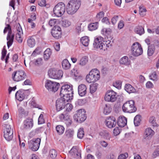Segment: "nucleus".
Listing matches in <instances>:
<instances>
[{"instance_id": "f704fd0d", "label": "nucleus", "mask_w": 159, "mask_h": 159, "mask_svg": "<svg viewBox=\"0 0 159 159\" xmlns=\"http://www.w3.org/2000/svg\"><path fill=\"white\" fill-rule=\"evenodd\" d=\"M155 50V46L153 44L149 45L148 47V55L149 56H152L154 53Z\"/></svg>"}, {"instance_id": "cd10ccee", "label": "nucleus", "mask_w": 159, "mask_h": 159, "mask_svg": "<svg viewBox=\"0 0 159 159\" xmlns=\"http://www.w3.org/2000/svg\"><path fill=\"white\" fill-rule=\"evenodd\" d=\"M80 40L82 44L84 46L87 47L89 45L90 40L88 36H85L82 37Z\"/></svg>"}, {"instance_id": "a878e982", "label": "nucleus", "mask_w": 159, "mask_h": 159, "mask_svg": "<svg viewBox=\"0 0 159 159\" xmlns=\"http://www.w3.org/2000/svg\"><path fill=\"white\" fill-rule=\"evenodd\" d=\"M19 30H17V33L16 34V39L18 42L21 43L23 41V39L22 38V36L23 35V33L22 30L21 28Z\"/></svg>"}, {"instance_id": "4d7b16f0", "label": "nucleus", "mask_w": 159, "mask_h": 159, "mask_svg": "<svg viewBox=\"0 0 159 159\" xmlns=\"http://www.w3.org/2000/svg\"><path fill=\"white\" fill-rule=\"evenodd\" d=\"M38 4L41 7H44L46 6V0H39L38 1Z\"/></svg>"}, {"instance_id": "c85d7f7f", "label": "nucleus", "mask_w": 159, "mask_h": 159, "mask_svg": "<svg viewBox=\"0 0 159 159\" xmlns=\"http://www.w3.org/2000/svg\"><path fill=\"white\" fill-rule=\"evenodd\" d=\"M52 54V52L49 48L47 49L44 52L43 58L45 60H48Z\"/></svg>"}, {"instance_id": "a211bd4d", "label": "nucleus", "mask_w": 159, "mask_h": 159, "mask_svg": "<svg viewBox=\"0 0 159 159\" xmlns=\"http://www.w3.org/2000/svg\"><path fill=\"white\" fill-rule=\"evenodd\" d=\"M51 34L52 36L57 39L61 37V27L57 25H55L51 30Z\"/></svg>"}, {"instance_id": "7c9ffc66", "label": "nucleus", "mask_w": 159, "mask_h": 159, "mask_svg": "<svg viewBox=\"0 0 159 159\" xmlns=\"http://www.w3.org/2000/svg\"><path fill=\"white\" fill-rule=\"evenodd\" d=\"M125 90L129 93H134L135 91L134 88L129 84H125Z\"/></svg>"}, {"instance_id": "603ef678", "label": "nucleus", "mask_w": 159, "mask_h": 159, "mask_svg": "<svg viewBox=\"0 0 159 159\" xmlns=\"http://www.w3.org/2000/svg\"><path fill=\"white\" fill-rule=\"evenodd\" d=\"M150 79L153 81H156L157 80V76L156 72H153L150 76Z\"/></svg>"}, {"instance_id": "6e6d98bb", "label": "nucleus", "mask_w": 159, "mask_h": 159, "mask_svg": "<svg viewBox=\"0 0 159 159\" xmlns=\"http://www.w3.org/2000/svg\"><path fill=\"white\" fill-rule=\"evenodd\" d=\"M66 110L67 111H70L73 109V107L72 105L70 103H66Z\"/></svg>"}, {"instance_id": "0e129e2a", "label": "nucleus", "mask_w": 159, "mask_h": 159, "mask_svg": "<svg viewBox=\"0 0 159 159\" xmlns=\"http://www.w3.org/2000/svg\"><path fill=\"white\" fill-rule=\"evenodd\" d=\"M28 22L30 23V25L32 28H34L35 26V24L33 22V20L31 19H28Z\"/></svg>"}, {"instance_id": "5fc2aeb1", "label": "nucleus", "mask_w": 159, "mask_h": 159, "mask_svg": "<svg viewBox=\"0 0 159 159\" xmlns=\"http://www.w3.org/2000/svg\"><path fill=\"white\" fill-rule=\"evenodd\" d=\"M113 85L116 88L118 89H120L121 88V82L120 81H116L113 83Z\"/></svg>"}, {"instance_id": "412c9836", "label": "nucleus", "mask_w": 159, "mask_h": 159, "mask_svg": "<svg viewBox=\"0 0 159 159\" xmlns=\"http://www.w3.org/2000/svg\"><path fill=\"white\" fill-rule=\"evenodd\" d=\"M27 96V91L24 90H19L15 94L16 99L20 101H22Z\"/></svg>"}, {"instance_id": "c03bdc74", "label": "nucleus", "mask_w": 159, "mask_h": 159, "mask_svg": "<svg viewBox=\"0 0 159 159\" xmlns=\"http://www.w3.org/2000/svg\"><path fill=\"white\" fill-rule=\"evenodd\" d=\"M84 135V129L81 128L78 129L77 134V136L78 138L80 139H82Z\"/></svg>"}, {"instance_id": "bf43d9fd", "label": "nucleus", "mask_w": 159, "mask_h": 159, "mask_svg": "<svg viewBox=\"0 0 159 159\" xmlns=\"http://www.w3.org/2000/svg\"><path fill=\"white\" fill-rule=\"evenodd\" d=\"M128 157V154L127 153L121 154L119 156L118 159H126Z\"/></svg>"}, {"instance_id": "f8f14e48", "label": "nucleus", "mask_w": 159, "mask_h": 159, "mask_svg": "<svg viewBox=\"0 0 159 159\" xmlns=\"http://www.w3.org/2000/svg\"><path fill=\"white\" fill-rule=\"evenodd\" d=\"M49 77L52 79L59 80L62 77L63 72L61 70H57L54 68L51 69L48 71Z\"/></svg>"}, {"instance_id": "1a4fd4ad", "label": "nucleus", "mask_w": 159, "mask_h": 159, "mask_svg": "<svg viewBox=\"0 0 159 159\" xmlns=\"http://www.w3.org/2000/svg\"><path fill=\"white\" fill-rule=\"evenodd\" d=\"M41 140L40 138H37L29 141L28 142V147L33 151H37L39 148Z\"/></svg>"}, {"instance_id": "2eb2a0df", "label": "nucleus", "mask_w": 159, "mask_h": 159, "mask_svg": "<svg viewBox=\"0 0 159 159\" xmlns=\"http://www.w3.org/2000/svg\"><path fill=\"white\" fill-rule=\"evenodd\" d=\"M26 77V74L22 70L14 72L12 74V78L15 81L18 82L23 80Z\"/></svg>"}, {"instance_id": "79ce46f5", "label": "nucleus", "mask_w": 159, "mask_h": 159, "mask_svg": "<svg viewBox=\"0 0 159 159\" xmlns=\"http://www.w3.org/2000/svg\"><path fill=\"white\" fill-rule=\"evenodd\" d=\"M98 84L97 83H94L90 85V91L91 93L95 92L97 89Z\"/></svg>"}, {"instance_id": "4468645a", "label": "nucleus", "mask_w": 159, "mask_h": 159, "mask_svg": "<svg viewBox=\"0 0 159 159\" xmlns=\"http://www.w3.org/2000/svg\"><path fill=\"white\" fill-rule=\"evenodd\" d=\"M75 120L77 121L82 122L86 119V115L84 110L80 109L76 111V113L74 115Z\"/></svg>"}, {"instance_id": "8fccbe9b", "label": "nucleus", "mask_w": 159, "mask_h": 159, "mask_svg": "<svg viewBox=\"0 0 159 159\" xmlns=\"http://www.w3.org/2000/svg\"><path fill=\"white\" fill-rule=\"evenodd\" d=\"M57 22V20L55 19H52L50 20L49 21L48 24L49 25L52 27L54 26L56 24Z\"/></svg>"}, {"instance_id": "052dcab7", "label": "nucleus", "mask_w": 159, "mask_h": 159, "mask_svg": "<svg viewBox=\"0 0 159 159\" xmlns=\"http://www.w3.org/2000/svg\"><path fill=\"white\" fill-rule=\"evenodd\" d=\"M114 135L116 136L118 135L120 133V130L118 127H116L114 129L113 131Z\"/></svg>"}, {"instance_id": "393cba45", "label": "nucleus", "mask_w": 159, "mask_h": 159, "mask_svg": "<svg viewBox=\"0 0 159 159\" xmlns=\"http://www.w3.org/2000/svg\"><path fill=\"white\" fill-rule=\"evenodd\" d=\"M33 121L31 119H27L23 122V128L24 129H30L33 126Z\"/></svg>"}, {"instance_id": "2f4dec72", "label": "nucleus", "mask_w": 159, "mask_h": 159, "mask_svg": "<svg viewBox=\"0 0 159 159\" xmlns=\"http://www.w3.org/2000/svg\"><path fill=\"white\" fill-rule=\"evenodd\" d=\"M62 66L64 69L67 70L70 68V64L67 59H65L62 62Z\"/></svg>"}, {"instance_id": "ea45409f", "label": "nucleus", "mask_w": 159, "mask_h": 159, "mask_svg": "<svg viewBox=\"0 0 159 159\" xmlns=\"http://www.w3.org/2000/svg\"><path fill=\"white\" fill-rule=\"evenodd\" d=\"M57 155V151L54 149H52L50 150L49 152V156L52 159L55 158Z\"/></svg>"}, {"instance_id": "4c0bfd02", "label": "nucleus", "mask_w": 159, "mask_h": 159, "mask_svg": "<svg viewBox=\"0 0 159 159\" xmlns=\"http://www.w3.org/2000/svg\"><path fill=\"white\" fill-rule=\"evenodd\" d=\"M98 27V23L97 22L91 23L88 26L89 30L93 31L96 30Z\"/></svg>"}, {"instance_id": "b1692460", "label": "nucleus", "mask_w": 159, "mask_h": 159, "mask_svg": "<svg viewBox=\"0 0 159 159\" xmlns=\"http://www.w3.org/2000/svg\"><path fill=\"white\" fill-rule=\"evenodd\" d=\"M127 123V119L124 116H120L118 119L117 124L121 127H124Z\"/></svg>"}, {"instance_id": "49530a36", "label": "nucleus", "mask_w": 159, "mask_h": 159, "mask_svg": "<svg viewBox=\"0 0 159 159\" xmlns=\"http://www.w3.org/2000/svg\"><path fill=\"white\" fill-rule=\"evenodd\" d=\"M116 154L113 152H111L106 156V159H116Z\"/></svg>"}, {"instance_id": "69168bd1", "label": "nucleus", "mask_w": 159, "mask_h": 159, "mask_svg": "<svg viewBox=\"0 0 159 159\" xmlns=\"http://www.w3.org/2000/svg\"><path fill=\"white\" fill-rule=\"evenodd\" d=\"M118 16H115L111 19V22L113 25L115 24L118 20Z\"/></svg>"}, {"instance_id": "aec40b11", "label": "nucleus", "mask_w": 159, "mask_h": 159, "mask_svg": "<svg viewBox=\"0 0 159 159\" xmlns=\"http://www.w3.org/2000/svg\"><path fill=\"white\" fill-rule=\"evenodd\" d=\"M70 156L74 158L80 159L81 158L80 153L79 152L76 147H73L69 152Z\"/></svg>"}, {"instance_id": "37998d69", "label": "nucleus", "mask_w": 159, "mask_h": 159, "mask_svg": "<svg viewBox=\"0 0 159 159\" xmlns=\"http://www.w3.org/2000/svg\"><path fill=\"white\" fill-rule=\"evenodd\" d=\"M56 129L57 132L59 134H61L64 133L65 129L63 126L59 125L56 126Z\"/></svg>"}, {"instance_id": "de8ad7c7", "label": "nucleus", "mask_w": 159, "mask_h": 159, "mask_svg": "<svg viewBox=\"0 0 159 159\" xmlns=\"http://www.w3.org/2000/svg\"><path fill=\"white\" fill-rule=\"evenodd\" d=\"M71 23L68 20H63L62 23V25L63 27H67L71 25Z\"/></svg>"}, {"instance_id": "0eeeda50", "label": "nucleus", "mask_w": 159, "mask_h": 159, "mask_svg": "<svg viewBox=\"0 0 159 159\" xmlns=\"http://www.w3.org/2000/svg\"><path fill=\"white\" fill-rule=\"evenodd\" d=\"M132 54L134 56L138 57L141 55L143 52V50L141 44L138 42L134 43L131 48Z\"/></svg>"}, {"instance_id": "72a5a7b5", "label": "nucleus", "mask_w": 159, "mask_h": 159, "mask_svg": "<svg viewBox=\"0 0 159 159\" xmlns=\"http://www.w3.org/2000/svg\"><path fill=\"white\" fill-rule=\"evenodd\" d=\"M134 32L139 35H141L144 33V30L143 27L141 26H138L135 28Z\"/></svg>"}, {"instance_id": "09e8293b", "label": "nucleus", "mask_w": 159, "mask_h": 159, "mask_svg": "<svg viewBox=\"0 0 159 159\" xmlns=\"http://www.w3.org/2000/svg\"><path fill=\"white\" fill-rule=\"evenodd\" d=\"M41 52V48L40 47H38L34 51L32 54V55L33 56H35L37 54H39Z\"/></svg>"}, {"instance_id": "338daca9", "label": "nucleus", "mask_w": 159, "mask_h": 159, "mask_svg": "<svg viewBox=\"0 0 159 159\" xmlns=\"http://www.w3.org/2000/svg\"><path fill=\"white\" fill-rule=\"evenodd\" d=\"M72 74L75 77H77L79 76V72L77 70L75 69H73L72 70Z\"/></svg>"}, {"instance_id": "a18cd8bd", "label": "nucleus", "mask_w": 159, "mask_h": 159, "mask_svg": "<svg viewBox=\"0 0 159 159\" xmlns=\"http://www.w3.org/2000/svg\"><path fill=\"white\" fill-rule=\"evenodd\" d=\"M99 134L103 138L106 139H109V134L106 131H102Z\"/></svg>"}, {"instance_id": "864d4df0", "label": "nucleus", "mask_w": 159, "mask_h": 159, "mask_svg": "<svg viewBox=\"0 0 159 159\" xmlns=\"http://www.w3.org/2000/svg\"><path fill=\"white\" fill-rule=\"evenodd\" d=\"M43 116L42 114H41L38 118V124H42L44 123V120L43 119Z\"/></svg>"}, {"instance_id": "774afa93", "label": "nucleus", "mask_w": 159, "mask_h": 159, "mask_svg": "<svg viewBox=\"0 0 159 159\" xmlns=\"http://www.w3.org/2000/svg\"><path fill=\"white\" fill-rule=\"evenodd\" d=\"M101 145L104 148H106L108 145V143L105 141H101L99 142Z\"/></svg>"}, {"instance_id": "680f3d73", "label": "nucleus", "mask_w": 159, "mask_h": 159, "mask_svg": "<svg viewBox=\"0 0 159 159\" xmlns=\"http://www.w3.org/2000/svg\"><path fill=\"white\" fill-rule=\"evenodd\" d=\"M30 104L31 106H32L33 107H34L38 108L39 109H42V107L41 106H39L37 105L34 101H32Z\"/></svg>"}, {"instance_id": "7ed1b4c3", "label": "nucleus", "mask_w": 159, "mask_h": 159, "mask_svg": "<svg viewBox=\"0 0 159 159\" xmlns=\"http://www.w3.org/2000/svg\"><path fill=\"white\" fill-rule=\"evenodd\" d=\"M81 4L79 0H71L66 6V11L69 14H75L79 9Z\"/></svg>"}, {"instance_id": "6e6552de", "label": "nucleus", "mask_w": 159, "mask_h": 159, "mask_svg": "<svg viewBox=\"0 0 159 159\" xmlns=\"http://www.w3.org/2000/svg\"><path fill=\"white\" fill-rule=\"evenodd\" d=\"M66 7L63 2H60L57 4L53 9L54 14L57 17L61 16L65 11Z\"/></svg>"}, {"instance_id": "c756f323", "label": "nucleus", "mask_w": 159, "mask_h": 159, "mask_svg": "<svg viewBox=\"0 0 159 159\" xmlns=\"http://www.w3.org/2000/svg\"><path fill=\"white\" fill-rule=\"evenodd\" d=\"M111 111V108L109 104H105L103 107V112L105 115L109 114Z\"/></svg>"}, {"instance_id": "a19ab883", "label": "nucleus", "mask_w": 159, "mask_h": 159, "mask_svg": "<svg viewBox=\"0 0 159 159\" xmlns=\"http://www.w3.org/2000/svg\"><path fill=\"white\" fill-rule=\"evenodd\" d=\"M141 121V116L139 115H136L134 119V123L135 126H138L139 125Z\"/></svg>"}, {"instance_id": "f257e3e1", "label": "nucleus", "mask_w": 159, "mask_h": 159, "mask_svg": "<svg viewBox=\"0 0 159 159\" xmlns=\"http://www.w3.org/2000/svg\"><path fill=\"white\" fill-rule=\"evenodd\" d=\"M110 42V40L105 41L103 37L98 36L94 39L93 46L94 48L97 49L102 54H104L107 52V48L111 45Z\"/></svg>"}, {"instance_id": "39448f33", "label": "nucleus", "mask_w": 159, "mask_h": 159, "mask_svg": "<svg viewBox=\"0 0 159 159\" xmlns=\"http://www.w3.org/2000/svg\"><path fill=\"white\" fill-rule=\"evenodd\" d=\"M123 111L125 112L133 113L136 111V108L134 105V102L130 100L126 102L122 107Z\"/></svg>"}, {"instance_id": "ddd939ff", "label": "nucleus", "mask_w": 159, "mask_h": 159, "mask_svg": "<svg viewBox=\"0 0 159 159\" xmlns=\"http://www.w3.org/2000/svg\"><path fill=\"white\" fill-rule=\"evenodd\" d=\"M117 98V93L112 90L107 91L104 97L105 101L108 102H115L116 101Z\"/></svg>"}, {"instance_id": "dca6fc26", "label": "nucleus", "mask_w": 159, "mask_h": 159, "mask_svg": "<svg viewBox=\"0 0 159 159\" xmlns=\"http://www.w3.org/2000/svg\"><path fill=\"white\" fill-rule=\"evenodd\" d=\"M71 100H67L64 97L58 99L56 101V107L57 111H59L64 108L66 102H70Z\"/></svg>"}, {"instance_id": "f03ea898", "label": "nucleus", "mask_w": 159, "mask_h": 159, "mask_svg": "<svg viewBox=\"0 0 159 159\" xmlns=\"http://www.w3.org/2000/svg\"><path fill=\"white\" fill-rule=\"evenodd\" d=\"M72 86L68 84L63 85L61 89L60 95L64 97L66 100H71L73 98Z\"/></svg>"}, {"instance_id": "6ab92c4d", "label": "nucleus", "mask_w": 159, "mask_h": 159, "mask_svg": "<svg viewBox=\"0 0 159 159\" xmlns=\"http://www.w3.org/2000/svg\"><path fill=\"white\" fill-rule=\"evenodd\" d=\"M59 118L61 120L65 122L68 127L70 126L72 123L71 119L67 113L61 114Z\"/></svg>"}, {"instance_id": "e2e57ef3", "label": "nucleus", "mask_w": 159, "mask_h": 159, "mask_svg": "<svg viewBox=\"0 0 159 159\" xmlns=\"http://www.w3.org/2000/svg\"><path fill=\"white\" fill-rule=\"evenodd\" d=\"M7 51L5 49L3 48L2 50V56L1 57V60H3L5 57L6 56Z\"/></svg>"}, {"instance_id": "e433bc0d", "label": "nucleus", "mask_w": 159, "mask_h": 159, "mask_svg": "<svg viewBox=\"0 0 159 159\" xmlns=\"http://www.w3.org/2000/svg\"><path fill=\"white\" fill-rule=\"evenodd\" d=\"M155 117L153 116H150L149 119V122L151 125L153 127H157L158 125L156 123Z\"/></svg>"}, {"instance_id": "4be33fe9", "label": "nucleus", "mask_w": 159, "mask_h": 159, "mask_svg": "<svg viewBox=\"0 0 159 159\" xmlns=\"http://www.w3.org/2000/svg\"><path fill=\"white\" fill-rule=\"evenodd\" d=\"M106 125L109 128L114 127L116 125V121L114 117H110L107 118L105 121Z\"/></svg>"}, {"instance_id": "473e14b6", "label": "nucleus", "mask_w": 159, "mask_h": 159, "mask_svg": "<svg viewBox=\"0 0 159 159\" xmlns=\"http://www.w3.org/2000/svg\"><path fill=\"white\" fill-rule=\"evenodd\" d=\"M28 45L30 48L34 47L35 45V41L32 37H29L27 40Z\"/></svg>"}, {"instance_id": "c9c22d12", "label": "nucleus", "mask_w": 159, "mask_h": 159, "mask_svg": "<svg viewBox=\"0 0 159 159\" xmlns=\"http://www.w3.org/2000/svg\"><path fill=\"white\" fill-rule=\"evenodd\" d=\"M88 61V58L86 56L82 57L78 62V64L81 66L85 65Z\"/></svg>"}, {"instance_id": "9d476101", "label": "nucleus", "mask_w": 159, "mask_h": 159, "mask_svg": "<svg viewBox=\"0 0 159 159\" xmlns=\"http://www.w3.org/2000/svg\"><path fill=\"white\" fill-rule=\"evenodd\" d=\"M5 128L4 131V137L7 141L12 140L13 137V129L12 127L8 124H5Z\"/></svg>"}, {"instance_id": "5701e85b", "label": "nucleus", "mask_w": 159, "mask_h": 159, "mask_svg": "<svg viewBox=\"0 0 159 159\" xmlns=\"http://www.w3.org/2000/svg\"><path fill=\"white\" fill-rule=\"evenodd\" d=\"M87 88L86 86L82 84L79 85L78 87V92L80 96H84L87 93Z\"/></svg>"}, {"instance_id": "13d9d810", "label": "nucleus", "mask_w": 159, "mask_h": 159, "mask_svg": "<svg viewBox=\"0 0 159 159\" xmlns=\"http://www.w3.org/2000/svg\"><path fill=\"white\" fill-rule=\"evenodd\" d=\"M43 63V59L41 58H39L37 59L35 61V64L36 65L39 66Z\"/></svg>"}, {"instance_id": "20e7f679", "label": "nucleus", "mask_w": 159, "mask_h": 159, "mask_svg": "<svg viewBox=\"0 0 159 159\" xmlns=\"http://www.w3.org/2000/svg\"><path fill=\"white\" fill-rule=\"evenodd\" d=\"M100 78V72L97 69L92 70L86 76V80L89 83L94 82L98 80Z\"/></svg>"}, {"instance_id": "58836bf2", "label": "nucleus", "mask_w": 159, "mask_h": 159, "mask_svg": "<svg viewBox=\"0 0 159 159\" xmlns=\"http://www.w3.org/2000/svg\"><path fill=\"white\" fill-rule=\"evenodd\" d=\"M65 134L67 137L72 138L74 134V131L73 129H69L66 130Z\"/></svg>"}, {"instance_id": "9b49d317", "label": "nucleus", "mask_w": 159, "mask_h": 159, "mask_svg": "<svg viewBox=\"0 0 159 159\" xmlns=\"http://www.w3.org/2000/svg\"><path fill=\"white\" fill-rule=\"evenodd\" d=\"M59 83L49 80H47L45 83V87L49 91L55 92L60 86Z\"/></svg>"}, {"instance_id": "bb28decb", "label": "nucleus", "mask_w": 159, "mask_h": 159, "mask_svg": "<svg viewBox=\"0 0 159 159\" xmlns=\"http://www.w3.org/2000/svg\"><path fill=\"white\" fill-rule=\"evenodd\" d=\"M119 62L120 64L128 66L130 64V61L128 57L125 56L120 59Z\"/></svg>"}, {"instance_id": "f3484780", "label": "nucleus", "mask_w": 159, "mask_h": 159, "mask_svg": "<svg viewBox=\"0 0 159 159\" xmlns=\"http://www.w3.org/2000/svg\"><path fill=\"white\" fill-rule=\"evenodd\" d=\"M155 132L151 128H148L144 131L143 138L146 141L150 140L154 135Z\"/></svg>"}, {"instance_id": "423d86ee", "label": "nucleus", "mask_w": 159, "mask_h": 159, "mask_svg": "<svg viewBox=\"0 0 159 159\" xmlns=\"http://www.w3.org/2000/svg\"><path fill=\"white\" fill-rule=\"evenodd\" d=\"M8 31V33L7 37V46L9 48L12 45L14 40V34L12 33V31L10 25L8 24L7 26L5 28L3 31V33L5 34Z\"/></svg>"}, {"instance_id": "3c124183", "label": "nucleus", "mask_w": 159, "mask_h": 159, "mask_svg": "<svg viewBox=\"0 0 159 159\" xmlns=\"http://www.w3.org/2000/svg\"><path fill=\"white\" fill-rule=\"evenodd\" d=\"M146 11L145 8L143 7H139V14L141 16H143L145 15Z\"/></svg>"}]
</instances>
